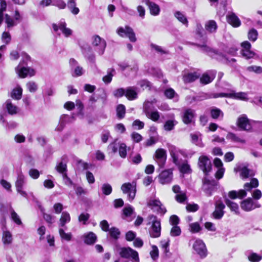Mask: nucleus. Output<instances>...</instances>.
Returning a JSON list of instances; mask_svg holds the SVG:
<instances>
[{
	"mask_svg": "<svg viewBox=\"0 0 262 262\" xmlns=\"http://www.w3.org/2000/svg\"><path fill=\"white\" fill-rule=\"evenodd\" d=\"M5 23L7 24L8 28L12 27L17 24L14 19L12 18L7 14L5 15Z\"/></svg>",
	"mask_w": 262,
	"mask_h": 262,
	"instance_id": "51",
	"label": "nucleus"
},
{
	"mask_svg": "<svg viewBox=\"0 0 262 262\" xmlns=\"http://www.w3.org/2000/svg\"><path fill=\"white\" fill-rule=\"evenodd\" d=\"M176 123L173 120H169L166 121L164 125V128L165 130L170 131L174 128Z\"/></svg>",
	"mask_w": 262,
	"mask_h": 262,
	"instance_id": "57",
	"label": "nucleus"
},
{
	"mask_svg": "<svg viewBox=\"0 0 262 262\" xmlns=\"http://www.w3.org/2000/svg\"><path fill=\"white\" fill-rule=\"evenodd\" d=\"M226 138L227 139L229 140L232 142H238L241 143H244L245 142L244 139L240 138L235 134L232 133H229L226 136Z\"/></svg>",
	"mask_w": 262,
	"mask_h": 262,
	"instance_id": "41",
	"label": "nucleus"
},
{
	"mask_svg": "<svg viewBox=\"0 0 262 262\" xmlns=\"http://www.w3.org/2000/svg\"><path fill=\"white\" fill-rule=\"evenodd\" d=\"M69 64L72 71V75L73 77H79L84 74V70L83 68L78 64V62L74 58H71Z\"/></svg>",
	"mask_w": 262,
	"mask_h": 262,
	"instance_id": "14",
	"label": "nucleus"
},
{
	"mask_svg": "<svg viewBox=\"0 0 262 262\" xmlns=\"http://www.w3.org/2000/svg\"><path fill=\"white\" fill-rule=\"evenodd\" d=\"M101 189L102 193L105 195H110L112 192V187L108 183L102 184Z\"/></svg>",
	"mask_w": 262,
	"mask_h": 262,
	"instance_id": "47",
	"label": "nucleus"
},
{
	"mask_svg": "<svg viewBox=\"0 0 262 262\" xmlns=\"http://www.w3.org/2000/svg\"><path fill=\"white\" fill-rule=\"evenodd\" d=\"M216 71H208L204 73L200 78V82L203 84H207L210 83L215 77Z\"/></svg>",
	"mask_w": 262,
	"mask_h": 262,
	"instance_id": "21",
	"label": "nucleus"
},
{
	"mask_svg": "<svg viewBox=\"0 0 262 262\" xmlns=\"http://www.w3.org/2000/svg\"><path fill=\"white\" fill-rule=\"evenodd\" d=\"M26 183V179L24 174L20 173L18 174L17 180L15 182L16 191L21 196L25 198H28L27 193L23 190V186Z\"/></svg>",
	"mask_w": 262,
	"mask_h": 262,
	"instance_id": "10",
	"label": "nucleus"
},
{
	"mask_svg": "<svg viewBox=\"0 0 262 262\" xmlns=\"http://www.w3.org/2000/svg\"><path fill=\"white\" fill-rule=\"evenodd\" d=\"M125 96L129 100H133L137 98V93L135 87H128L125 90Z\"/></svg>",
	"mask_w": 262,
	"mask_h": 262,
	"instance_id": "30",
	"label": "nucleus"
},
{
	"mask_svg": "<svg viewBox=\"0 0 262 262\" xmlns=\"http://www.w3.org/2000/svg\"><path fill=\"white\" fill-rule=\"evenodd\" d=\"M227 22L233 27H238L240 26L241 23L239 19L235 15V13L231 12L227 15Z\"/></svg>",
	"mask_w": 262,
	"mask_h": 262,
	"instance_id": "23",
	"label": "nucleus"
},
{
	"mask_svg": "<svg viewBox=\"0 0 262 262\" xmlns=\"http://www.w3.org/2000/svg\"><path fill=\"white\" fill-rule=\"evenodd\" d=\"M257 36L258 32L255 29H252L249 31L248 36L251 41H255L257 39Z\"/></svg>",
	"mask_w": 262,
	"mask_h": 262,
	"instance_id": "55",
	"label": "nucleus"
},
{
	"mask_svg": "<svg viewBox=\"0 0 262 262\" xmlns=\"http://www.w3.org/2000/svg\"><path fill=\"white\" fill-rule=\"evenodd\" d=\"M56 170L63 174L64 173H67V164L63 162H59L56 166Z\"/></svg>",
	"mask_w": 262,
	"mask_h": 262,
	"instance_id": "49",
	"label": "nucleus"
},
{
	"mask_svg": "<svg viewBox=\"0 0 262 262\" xmlns=\"http://www.w3.org/2000/svg\"><path fill=\"white\" fill-rule=\"evenodd\" d=\"M5 104L7 112L10 115H15L19 112V108L15 105L12 104L10 100H7L5 102Z\"/></svg>",
	"mask_w": 262,
	"mask_h": 262,
	"instance_id": "27",
	"label": "nucleus"
},
{
	"mask_svg": "<svg viewBox=\"0 0 262 262\" xmlns=\"http://www.w3.org/2000/svg\"><path fill=\"white\" fill-rule=\"evenodd\" d=\"M147 206L154 212L162 215H164L167 211L159 199L155 197H150L147 200Z\"/></svg>",
	"mask_w": 262,
	"mask_h": 262,
	"instance_id": "3",
	"label": "nucleus"
},
{
	"mask_svg": "<svg viewBox=\"0 0 262 262\" xmlns=\"http://www.w3.org/2000/svg\"><path fill=\"white\" fill-rule=\"evenodd\" d=\"M206 30L210 33H215L217 28V25L216 22L213 20L207 21L205 25Z\"/></svg>",
	"mask_w": 262,
	"mask_h": 262,
	"instance_id": "31",
	"label": "nucleus"
},
{
	"mask_svg": "<svg viewBox=\"0 0 262 262\" xmlns=\"http://www.w3.org/2000/svg\"><path fill=\"white\" fill-rule=\"evenodd\" d=\"M247 71L250 72H254L256 74L262 73V67L256 66H251L248 67L246 69Z\"/></svg>",
	"mask_w": 262,
	"mask_h": 262,
	"instance_id": "52",
	"label": "nucleus"
},
{
	"mask_svg": "<svg viewBox=\"0 0 262 262\" xmlns=\"http://www.w3.org/2000/svg\"><path fill=\"white\" fill-rule=\"evenodd\" d=\"M218 183L215 180H209L207 178L203 180L202 189L205 193L208 196L212 194L213 191L216 189Z\"/></svg>",
	"mask_w": 262,
	"mask_h": 262,
	"instance_id": "8",
	"label": "nucleus"
},
{
	"mask_svg": "<svg viewBox=\"0 0 262 262\" xmlns=\"http://www.w3.org/2000/svg\"><path fill=\"white\" fill-rule=\"evenodd\" d=\"M191 142L196 146L203 147L204 144L202 141L201 135L196 134H191L190 135Z\"/></svg>",
	"mask_w": 262,
	"mask_h": 262,
	"instance_id": "35",
	"label": "nucleus"
},
{
	"mask_svg": "<svg viewBox=\"0 0 262 262\" xmlns=\"http://www.w3.org/2000/svg\"><path fill=\"white\" fill-rule=\"evenodd\" d=\"M172 178V172L171 169L163 171L159 175L160 182L166 184L171 182Z\"/></svg>",
	"mask_w": 262,
	"mask_h": 262,
	"instance_id": "20",
	"label": "nucleus"
},
{
	"mask_svg": "<svg viewBox=\"0 0 262 262\" xmlns=\"http://www.w3.org/2000/svg\"><path fill=\"white\" fill-rule=\"evenodd\" d=\"M165 96L168 99H171L174 97L176 93L173 89L169 88L164 91Z\"/></svg>",
	"mask_w": 262,
	"mask_h": 262,
	"instance_id": "64",
	"label": "nucleus"
},
{
	"mask_svg": "<svg viewBox=\"0 0 262 262\" xmlns=\"http://www.w3.org/2000/svg\"><path fill=\"white\" fill-rule=\"evenodd\" d=\"M154 159L160 167H163L166 160V150L162 148L158 149L155 152Z\"/></svg>",
	"mask_w": 262,
	"mask_h": 262,
	"instance_id": "15",
	"label": "nucleus"
},
{
	"mask_svg": "<svg viewBox=\"0 0 262 262\" xmlns=\"http://www.w3.org/2000/svg\"><path fill=\"white\" fill-rule=\"evenodd\" d=\"M195 116L194 111L188 108L184 111L182 116L183 121L185 124H188L193 121Z\"/></svg>",
	"mask_w": 262,
	"mask_h": 262,
	"instance_id": "22",
	"label": "nucleus"
},
{
	"mask_svg": "<svg viewBox=\"0 0 262 262\" xmlns=\"http://www.w3.org/2000/svg\"><path fill=\"white\" fill-rule=\"evenodd\" d=\"M168 150L170 156L172 158L173 163L176 165H179L180 163V156L181 155L184 156V152L182 150L172 145L168 146Z\"/></svg>",
	"mask_w": 262,
	"mask_h": 262,
	"instance_id": "16",
	"label": "nucleus"
},
{
	"mask_svg": "<svg viewBox=\"0 0 262 262\" xmlns=\"http://www.w3.org/2000/svg\"><path fill=\"white\" fill-rule=\"evenodd\" d=\"M121 189L123 193L128 194V200L132 201L136 193V183L134 182L124 183L121 186Z\"/></svg>",
	"mask_w": 262,
	"mask_h": 262,
	"instance_id": "4",
	"label": "nucleus"
},
{
	"mask_svg": "<svg viewBox=\"0 0 262 262\" xmlns=\"http://www.w3.org/2000/svg\"><path fill=\"white\" fill-rule=\"evenodd\" d=\"M70 221V214L67 211L63 212L59 220V227H64L66 224L69 223Z\"/></svg>",
	"mask_w": 262,
	"mask_h": 262,
	"instance_id": "32",
	"label": "nucleus"
},
{
	"mask_svg": "<svg viewBox=\"0 0 262 262\" xmlns=\"http://www.w3.org/2000/svg\"><path fill=\"white\" fill-rule=\"evenodd\" d=\"M117 117L121 119L123 118L125 114V107L123 104H119L116 109Z\"/></svg>",
	"mask_w": 262,
	"mask_h": 262,
	"instance_id": "44",
	"label": "nucleus"
},
{
	"mask_svg": "<svg viewBox=\"0 0 262 262\" xmlns=\"http://www.w3.org/2000/svg\"><path fill=\"white\" fill-rule=\"evenodd\" d=\"M68 7L70 9L71 12L76 15L79 12V9L76 7L75 0H69L68 2Z\"/></svg>",
	"mask_w": 262,
	"mask_h": 262,
	"instance_id": "42",
	"label": "nucleus"
},
{
	"mask_svg": "<svg viewBox=\"0 0 262 262\" xmlns=\"http://www.w3.org/2000/svg\"><path fill=\"white\" fill-rule=\"evenodd\" d=\"M26 86H27L28 90L31 93L35 92L38 89L37 84L34 81L28 82L27 83Z\"/></svg>",
	"mask_w": 262,
	"mask_h": 262,
	"instance_id": "56",
	"label": "nucleus"
},
{
	"mask_svg": "<svg viewBox=\"0 0 262 262\" xmlns=\"http://www.w3.org/2000/svg\"><path fill=\"white\" fill-rule=\"evenodd\" d=\"M23 89L20 86H17L13 89L11 93V97L16 100H19L21 98Z\"/></svg>",
	"mask_w": 262,
	"mask_h": 262,
	"instance_id": "39",
	"label": "nucleus"
},
{
	"mask_svg": "<svg viewBox=\"0 0 262 262\" xmlns=\"http://www.w3.org/2000/svg\"><path fill=\"white\" fill-rule=\"evenodd\" d=\"M53 28L55 32H57L58 29L60 30L66 37L69 36L72 33V31L70 29L66 28V24L64 22L60 23L59 26L53 24Z\"/></svg>",
	"mask_w": 262,
	"mask_h": 262,
	"instance_id": "24",
	"label": "nucleus"
},
{
	"mask_svg": "<svg viewBox=\"0 0 262 262\" xmlns=\"http://www.w3.org/2000/svg\"><path fill=\"white\" fill-rule=\"evenodd\" d=\"M247 192L245 190L241 189L238 191L235 190L231 191L228 193L229 197L231 199H235L237 198L242 199L246 196Z\"/></svg>",
	"mask_w": 262,
	"mask_h": 262,
	"instance_id": "29",
	"label": "nucleus"
},
{
	"mask_svg": "<svg viewBox=\"0 0 262 262\" xmlns=\"http://www.w3.org/2000/svg\"><path fill=\"white\" fill-rule=\"evenodd\" d=\"M117 32L119 36L127 37L132 42H135L137 40L133 29L128 26H125V28L119 27Z\"/></svg>",
	"mask_w": 262,
	"mask_h": 262,
	"instance_id": "9",
	"label": "nucleus"
},
{
	"mask_svg": "<svg viewBox=\"0 0 262 262\" xmlns=\"http://www.w3.org/2000/svg\"><path fill=\"white\" fill-rule=\"evenodd\" d=\"M92 39V45L99 54L102 55L106 46V41L98 35L94 36Z\"/></svg>",
	"mask_w": 262,
	"mask_h": 262,
	"instance_id": "6",
	"label": "nucleus"
},
{
	"mask_svg": "<svg viewBox=\"0 0 262 262\" xmlns=\"http://www.w3.org/2000/svg\"><path fill=\"white\" fill-rule=\"evenodd\" d=\"M142 2L148 6L151 15H158L159 14L160 8L158 5L150 2V0H142Z\"/></svg>",
	"mask_w": 262,
	"mask_h": 262,
	"instance_id": "25",
	"label": "nucleus"
},
{
	"mask_svg": "<svg viewBox=\"0 0 262 262\" xmlns=\"http://www.w3.org/2000/svg\"><path fill=\"white\" fill-rule=\"evenodd\" d=\"M198 165L205 175L211 171L212 169V164L210 160L206 156H201L200 157L198 161Z\"/></svg>",
	"mask_w": 262,
	"mask_h": 262,
	"instance_id": "5",
	"label": "nucleus"
},
{
	"mask_svg": "<svg viewBox=\"0 0 262 262\" xmlns=\"http://www.w3.org/2000/svg\"><path fill=\"white\" fill-rule=\"evenodd\" d=\"M196 45L198 47L200 48L202 52L208 54L210 56H214V58H216L219 60H225V61H226L227 63L231 62H234L236 61V60L234 58H232L231 60H229L222 53H219L216 51L212 50L209 47L207 46L205 43L203 45L196 44Z\"/></svg>",
	"mask_w": 262,
	"mask_h": 262,
	"instance_id": "2",
	"label": "nucleus"
},
{
	"mask_svg": "<svg viewBox=\"0 0 262 262\" xmlns=\"http://www.w3.org/2000/svg\"><path fill=\"white\" fill-rule=\"evenodd\" d=\"M248 258L251 262H259L262 259V256L256 253H252L248 255Z\"/></svg>",
	"mask_w": 262,
	"mask_h": 262,
	"instance_id": "53",
	"label": "nucleus"
},
{
	"mask_svg": "<svg viewBox=\"0 0 262 262\" xmlns=\"http://www.w3.org/2000/svg\"><path fill=\"white\" fill-rule=\"evenodd\" d=\"M59 233L61 238L66 241H70L72 239V234L71 233H66L63 228L59 229Z\"/></svg>",
	"mask_w": 262,
	"mask_h": 262,
	"instance_id": "45",
	"label": "nucleus"
},
{
	"mask_svg": "<svg viewBox=\"0 0 262 262\" xmlns=\"http://www.w3.org/2000/svg\"><path fill=\"white\" fill-rule=\"evenodd\" d=\"M119 253L122 257L125 258L132 257L135 261H139L138 252L130 248H122Z\"/></svg>",
	"mask_w": 262,
	"mask_h": 262,
	"instance_id": "11",
	"label": "nucleus"
},
{
	"mask_svg": "<svg viewBox=\"0 0 262 262\" xmlns=\"http://www.w3.org/2000/svg\"><path fill=\"white\" fill-rule=\"evenodd\" d=\"M238 170L241 171L240 175L243 179H246L253 175L252 171L246 167L238 168Z\"/></svg>",
	"mask_w": 262,
	"mask_h": 262,
	"instance_id": "37",
	"label": "nucleus"
},
{
	"mask_svg": "<svg viewBox=\"0 0 262 262\" xmlns=\"http://www.w3.org/2000/svg\"><path fill=\"white\" fill-rule=\"evenodd\" d=\"M156 99H153L151 101H145L143 104V112L146 115H148L149 113L151 112V110L153 108V104L156 103Z\"/></svg>",
	"mask_w": 262,
	"mask_h": 262,
	"instance_id": "33",
	"label": "nucleus"
},
{
	"mask_svg": "<svg viewBox=\"0 0 262 262\" xmlns=\"http://www.w3.org/2000/svg\"><path fill=\"white\" fill-rule=\"evenodd\" d=\"M11 216L12 220L17 225H21L22 224L21 220L20 219L18 214L12 209L11 212Z\"/></svg>",
	"mask_w": 262,
	"mask_h": 262,
	"instance_id": "61",
	"label": "nucleus"
},
{
	"mask_svg": "<svg viewBox=\"0 0 262 262\" xmlns=\"http://www.w3.org/2000/svg\"><path fill=\"white\" fill-rule=\"evenodd\" d=\"M258 182L256 179H252L250 183H247L244 185L245 190L249 191L253 188H255L258 186Z\"/></svg>",
	"mask_w": 262,
	"mask_h": 262,
	"instance_id": "46",
	"label": "nucleus"
},
{
	"mask_svg": "<svg viewBox=\"0 0 262 262\" xmlns=\"http://www.w3.org/2000/svg\"><path fill=\"white\" fill-rule=\"evenodd\" d=\"M231 98L246 101L249 99L247 93L243 92H235L234 91H231Z\"/></svg>",
	"mask_w": 262,
	"mask_h": 262,
	"instance_id": "28",
	"label": "nucleus"
},
{
	"mask_svg": "<svg viewBox=\"0 0 262 262\" xmlns=\"http://www.w3.org/2000/svg\"><path fill=\"white\" fill-rule=\"evenodd\" d=\"M2 241L4 245H9L12 242V236L8 231H4L3 233Z\"/></svg>",
	"mask_w": 262,
	"mask_h": 262,
	"instance_id": "36",
	"label": "nucleus"
},
{
	"mask_svg": "<svg viewBox=\"0 0 262 262\" xmlns=\"http://www.w3.org/2000/svg\"><path fill=\"white\" fill-rule=\"evenodd\" d=\"M181 230L178 226H173L170 230V235L172 236H177L181 234Z\"/></svg>",
	"mask_w": 262,
	"mask_h": 262,
	"instance_id": "63",
	"label": "nucleus"
},
{
	"mask_svg": "<svg viewBox=\"0 0 262 262\" xmlns=\"http://www.w3.org/2000/svg\"><path fill=\"white\" fill-rule=\"evenodd\" d=\"M175 17L182 23L188 26V20L185 16L180 11H177L174 13Z\"/></svg>",
	"mask_w": 262,
	"mask_h": 262,
	"instance_id": "48",
	"label": "nucleus"
},
{
	"mask_svg": "<svg viewBox=\"0 0 262 262\" xmlns=\"http://www.w3.org/2000/svg\"><path fill=\"white\" fill-rule=\"evenodd\" d=\"M15 71L20 78H25L28 76H32L35 74V71L33 69L24 67L21 65V62L15 68Z\"/></svg>",
	"mask_w": 262,
	"mask_h": 262,
	"instance_id": "12",
	"label": "nucleus"
},
{
	"mask_svg": "<svg viewBox=\"0 0 262 262\" xmlns=\"http://www.w3.org/2000/svg\"><path fill=\"white\" fill-rule=\"evenodd\" d=\"M147 225H151L149 234L151 237L157 238L161 235V222L157 216L153 214L149 215L147 217Z\"/></svg>",
	"mask_w": 262,
	"mask_h": 262,
	"instance_id": "1",
	"label": "nucleus"
},
{
	"mask_svg": "<svg viewBox=\"0 0 262 262\" xmlns=\"http://www.w3.org/2000/svg\"><path fill=\"white\" fill-rule=\"evenodd\" d=\"M127 146L126 144L124 143H119V149L118 152L119 156L122 158H125L127 155V151H126Z\"/></svg>",
	"mask_w": 262,
	"mask_h": 262,
	"instance_id": "43",
	"label": "nucleus"
},
{
	"mask_svg": "<svg viewBox=\"0 0 262 262\" xmlns=\"http://www.w3.org/2000/svg\"><path fill=\"white\" fill-rule=\"evenodd\" d=\"M242 56L246 59H250L254 56L255 54L250 49L242 50L241 51Z\"/></svg>",
	"mask_w": 262,
	"mask_h": 262,
	"instance_id": "60",
	"label": "nucleus"
},
{
	"mask_svg": "<svg viewBox=\"0 0 262 262\" xmlns=\"http://www.w3.org/2000/svg\"><path fill=\"white\" fill-rule=\"evenodd\" d=\"M75 118L74 116H70L68 115L63 114L61 116L59 124L56 128V130L59 132L61 131L65 126L67 123L72 122L74 120Z\"/></svg>",
	"mask_w": 262,
	"mask_h": 262,
	"instance_id": "19",
	"label": "nucleus"
},
{
	"mask_svg": "<svg viewBox=\"0 0 262 262\" xmlns=\"http://www.w3.org/2000/svg\"><path fill=\"white\" fill-rule=\"evenodd\" d=\"M225 201L226 204L230 209L231 211H234L236 213H238V206L236 203L230 201L228 198H226Z\"/></svg>",
	"mask_w": 262,
	"mask_h": 262,
	"instance_id": "40",
	"label": "nucleus"
},
{
	"mask_svg": "<svg viewBox=\"0 0 262 262\" xmlns=\"http://www.w3.org/2000/svg\"><path fill=\"white\" fill-rule=\"evenodd\" d=\"M180 170L182 173H189L191 171L190 166L187 162H185L180 166Z\"/></svg>",
	"mask_w": 262,
	"mask_h": 262,
	"instance_id": "59",
	"label": "nucleus"
},
{
	"mask_svg": "<svg viewBox=\"0 0 262 262\" xmlns=\"http://www.w3.org/2000/svg\"><path fill=\"white\" fill-rule=\"evenodd\" d=\"M110 236L115 239H117L120 234L119 229L116 227H112L109 230Z\"/></svg>",
	"mask_w": 262,
	"mask_h": 262,
	"instance_id": "50",
	"label": "nucleus"
},
{
	"mask_svg": "<svg viewBox=\"0 0 262 262\" xmlns=\"http://www.w3.org/2000/svg\"><path fill=\"white\" fill-rule=\"evenodd\" d=\"M83 238L84 242L87 245H93L97 240L96 235L92 232H89L85 233L83 235Z\"/></svg>",
	"mask_w": 262,
	"mask_h": 262,
	"instance_id": "26",
	"label": "nucleus"
},
{
	"mask_svg": "<svg viewBox=\"0 0 262 262\" xmlns=\"http://www.w3.org/2000/svg\"><path fill=\"white\" fill-rule=\"evenodd\" d=\"M199 77L196 73H189L183 76V81L185 83H190L195 81Z\"/></svg>",
	"mask_w": 262,
	"mask_h": 262,
	"instance_id": "34",
	"label": "nucleus"
},
{
	"mask_svg": "<svg viewBox=\"0 0 262 262\" xmlns=\"http://www.w3.org/2000/svg\"><path fill=\"white\" fill-rule=\"evenodd\" d=\"M225 208V205L220 200H218L215 203V210L212 212V217L216 220H220L223 216L225 211L224 209Z\"/></svg>",
	"mask_w": 262,
	"mask_h": 262,
	"instance_id": "13",
	"label": "nucleus"
},
{
	"mask_svg": "<svg viewBox=\"0 0 262 262\" xmlns=\"http://www.w3.org/2000/svg\"><path fill=\"white\" fill-rule=\"evenodd\" d=\"M193 249L201 258H205L207 255V250L203 241L200 239L195 241Z\"/></svg>",
	"mask_w": 262,
	"mask_h": 262,
	"instance_id": "7",
	"label": "nucleus"
},
{
	"mask_svg": "<svg viewBox=\"0 0 262 262\" xmlns=\"http://www.w3.org/2000/svg\"><path fill=\"white\" fill-rule=\"evenodd\" d=\"M147 118L151 119L153 121H157L160 118V115L158 111L151 112L148 115H146Z\"/></svg>",
	"mask_w": 262,
	"mask_h": 262,
	"instance_id": "58",
	"label": "nucleus"
},
{
	"mask_svg": "<svg viewBox=\"0 0 262 262\" xmlns=\"http://www.w3.org/2000/svg\"><path fill=\"white\" fill-rule=\"evenodd\" d=\"M260 205L257 202H254L251 199H248L241 203V208L246 211H249L256 208H259Z\"/></svg>",
	"mask_w": 262,
	"mask_h": 262,
	"instance_id": "18",
	"label": "nucleus"
},
{
	"mask_svg": "<svg viewBox=\"0 0 262 262\" xmlns=\"http://www.w3.org/2000/svg\"><path fill=\"white\" fill-rule=\"evenodd\" d=\"M114 72L115 70L113 69L109 70V71H108L107 75H105L103 77L102 80L104 83L108 84L111 82L112 80V77L113 76V73Z\"/></svg>",
	"mask_w": 262,
	"mask_h": 262,
	"instance_id": "54",
	"label": "nucleus"
},
{
	"mask_svg": "<svg viewBox=\"0 0 262 262\" xmlns=\"http://www.w3.org/2000/svg\"><path fill=\"white\" fill-rule=\"evenodd\" d=\"M237 124L241 129L247 131L250 130L252 128L250 120L245 115H242L238 118Z\"/></svg>",
	"mask_w": 262,
	"mask_h": 262,
	"instance_id": "17",
	"label": "nucleus"
},
{
	"mask_svg": "<svg viewBox=\"0 0 262 262\" xmlns=\"http://www.w3.org/2000/svg\"><path fill=\"white\" fill-rule=\"evenodd\" d=\"M150 47L152 50H155L156 52H157L158 53H160V54H164L167 53V52L164 49H163V48L161 46H158L154 43H151L150 45Z\"/></svg>",
	"mask_w": 262,
	"mask_h": 262,
	"instance_id": "62",
	"label": "nucleus"
},
{
	"mask_svg": "<svg viewBox=\"0 0 262 262\" xmlns=\"http://www.w3.org/2000/svg\"><path fill=\"white\" fill-rule=\"evenodd\" d=\"M211 116L212 118L216 119L221 117L222 118L224 116L223 112L219 108L213 107L210 110Z\"/></svg>",
	"mask_w": 262,
	"mask_h": 262,
	"instance_id": "38",
	"label": "nucleus"
}]
</instances>
